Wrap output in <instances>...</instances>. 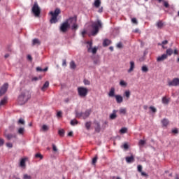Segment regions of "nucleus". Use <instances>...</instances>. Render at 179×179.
Wrapping results in <instances>:
<instances>
[{
  "label": "nucleus",
  "instance_id": "603ef678",
  "mask_svg": "<svg viewBox=\"0 0 179 179\" xmlns=\"http://www.w3.org/2000/svg\"><path fill=\"white\" fill-rule=\"evenodd\" d=\"M3 143H5V140H3V138H0V147L3 146Z\"/></svg>",
  "mask_w": 179,
  "mask_h": 179
},
{
  "label": "nucleus",
  "instance_id": "dca6fc26",
  "mask_svg": "<svg viewBox=\"0 0 179 179\" xmlns=\"http://www.w3.org/2000/svg\"><path fill=\"white\" fill-rule=\"evenodd\" d=\"M156 26L157 29H162V27H164V22H163V21L162 20H159L158 22H157Z\"/></svg>",
  "mask_w": 179,
  "mask_h": 179
},
{
  "label": "nucleus",
  "instance_id": "f704fd0d",
  "mask_svg": "<svg viewBox=\"0 0 179 179\" xmlns=\"http://www.w3.org/2000/svg\"><path fill=\"white\" fill-rule=\"evenodd\" d=\"M90 127H92V122H87L85 123V128H86L87 129H90Z\"/></svg>",
  "mask_w": 179,
  "mask_h": 179
},
{
  "label": "nucleus",
  "instance_id": "2eb2a0df",
  "mask_svg": "<svg viewBox=\"0 0 179 179\" xmlns=\"http://www.w3.org/2000/svg\"><path fill=\"white\" fill-rule=\"evenodd\" d=\"M20 167H22V169H24L26 167V158L21 159L20 162Z\"/></svg>",
  "mask_w": 179,
  "mask_h": 179
},
{
  "label": "nucleus",
  "instance_id": "052dcab7",
  "mask_svg": "<svg viewBox=\"0 0 179 179\" xmlns=\"http://www.w3.org/2000/svg\"><path fill=\"white\" fill-rule=\"evenodd\" d=\"M122 148H124V149H128V144L127 143H124L123 145H122Z\"/></svg>",
  "mask_w": 179,
  "mask_h": 179
},
{
  "label": "nucleus",
  "instance_id": "f257e3e1",
  "mask_svg": "<svg viewBox=\"0 0 179 179\" xmlns=\"http://www.w3.org/2000/svg\"><path fill=\"white\" fill-rule=\"evenodd\" d=\"M103 27V22H101V20H97L96 22H92L91 25V30L87 31L86 29H84L81 34L83 37L85 36V34L86 33H90L89 36H96V34L99 33V30Z\"/></svg>",
  "mask_w": 179,
  "mask_h": 179
},
{
  "label": "nucleus",
  "instance_id": "774afa93",
  "mask_svg": "<svg viewBox=\"0 0 179 179\" xmlns=\"http://www.w3.org/2000/svg\"><path fill=\"white\" fill-rule=\"evenodd\" d=\"M72 135H73V131L69 132L68 136H72Z\"/></svg>",
  "mask_w": 179,
  "mask_h": 179
},
{
  "label": "nucleus",
  "instance_id": "c756f323",
  "mask_svg": "<svg viewBox=\"0 0 179 179\" xmlns=\"http://www.w3.org/2000/svg\"><path fill=\"white\" fill-rule=\"evenodd\" d=\"M32 44L33 45H40L41 43H40V40H38V38H35L32 41Z\"/></svg>",
  "mask_w": 179,
  "mask_h": 179
},
{
  "label": "nucleus",
  "instance_id": "0e129e2a",
  "mask_svg": "<svg viewBox=\"0 0 179 179\" xmlns=\"http://www.w3.org/2000/svg\"><path fill=\"white\" fill-rule=\"evenodd\" d=\"M40 79H41V78H39ZM39 78L38 77H34L32 78V80H34L35 82H36V80H38Z\"/></svg>",
  "mask_w": 179,
  "mask_h": 179
},
{
  "label": "nucleus",
  "instance_id": "2f4dec72",
  "mask_svg": "<svg viewBox=\"0 0 179 179\" xmlns=\"http://www.w3.org/2000/svg\"><path fill=\"white\" fill-rule=\"evenodd\" d=\"M169 41L167 40L163 41L162 42V43H158V45H162V48H166V47H164V45H166V44H168Z\"/></svg>",
  "mask_w": 179,
  "mask_h": 179
},
{
  "label": "nucleus",
  "instance_id": "c03bdc74",
  "mask_svg": "<svg viewBox=\"0 0 179 179\" xmlns=\"http://www.w3.org/2000/svg\"><path fill=\"white\" fill-rule=\"evenodd\" d=\"M23 179H31V176L27 174H24Z\"/></svg>",
  "mask_w": 179,
  "mask_h": 179
},
{
  "label": "nucleus",
  "instance_id": "a18cd8bd",
  "mask_svg": "<svg viewBox=\"0 0 179 179\" xmlns=\"http://www.w3.org/2000/svg\"><path fill=\"white\" fill-rule=\"evenodd\" d=\"M43 131H48V126L44 124L42 126Z\"/></svg>",
  "mask_w": 179,
  "mask_h": 179
},
{
  "label": "nucleus",
  "instance_id": "ddd939ff",
  "mask_svg": "<svg viewBox=\"0 0 179 179\" xmlns=\"http://www.w3.org/2000/svg\"><path fill=\"white\" fill-rule=\"evenodd\" d=\"M117 113H118V110H113V113L109 115L110 120H115L117 118Z\"/></svg>",
  "mask_w": 179,
  "mask_h": 179
},
{
  "label": "nucleus",
  "instance_id": "412c9836",
  "mask_svg": "<svg viewBox=\"0 0 179 179\" xmlns=\"http://www.w3.org/2000/svg\"><path fill=\"white\" fill-rule=\"evenodd\" d=\"M124 96L128 100L131 97V91L129 90H126L124 93Z\"/></svg>",
  "mask_w": 179,
  "mask_h": 179
},
{
  "label": "nucleus",
  "instance_id": "09e8293b",
  "mask_svg": "<svg viewBox=\"0 0 179 179\" xmlns=\"http://www.w3.org/2000/svg\"><path fill=\"white\" fill-rule=\"evenodd\" d=\"M52 150L54 152H58V148H57L55 144H52Z\"/></svg>",
  "mask_w": 179,
  "mask_h": 179
},
{
  "label": "nucleus",
  "instance_id": "ea45409f",
  "mask_svg": "<svg viewBox=\"0 0 179 179\" xmlns=\"http://www.w3.org/2000/svg\"><path fill=\"white\" fill-rule=\"evenodd\" d=\"M58 134L60 136H63L64 134H65V131H64V129H60L59 130Z\"/></svg>",
  "mask_w": 179,
  "mask_h": 179
},
{
  "label": "nucleus",
  "instance_id": "cd10ccee",
  "mask_svg": "<svg viewBox=\"0 0 179 179\" xmlns=\"http://www.w3.org/2000/svg\"><path fill=\"white\" fill-rule=\"evenodd\" d=\"M17 134H19V135H24V127L19 128L17 130Z\"/></svg>",
  "mask_w": 179,
  "mask_h": 179
},
{
  "label": "nucleus",
  "instance_id": "6e6d98bb",
  "mask_svg": "<svg viewBox=\"0 0 179 179\" xmlns=\"http://www.w3.org/2000/svg\"><path fill=\"white\" fill-rule=\"evenodd\" d=\"M57 117H62V112L61 111L57 112Z\"/></svg>",
  "mask_w": 179,
  "mask_h": 179
},
{
  "label": "nucleus",
  "instance_id": "e2e57ef3",
  "mask_svg": "<svg viewBox=\"0 0 179 179\" xmlns=\"http://www.w3.org/2000/svg\"><path fill=\"white\" fill-rule=\"evenodd\" d=\"M95 131L96 132H100V126L99 125H98V127L95 129Z\"/></svg>",
  "mask_w": 179,
  "mask_h": 179
},
{
  "label": "nucleus",
  "instance_id": "423d86ee",
  "mask_svg": "<svg viewBox=\"0 0 179 179\" xmlns=\"http://www.w3.org/2000/svg\"><path fill=\"white\" fill-rule=\"evenodd\" d=\"M90 114H92V109H87L84 113H76V117L80 118L82 117L83 120H86V118L89 117Z\"/></svg>",
  "mask_w": 179,
  "mask_h": 179
},
{
  "label": "nucleus",
  "instance_id": "864d4df0",
  "mask_svg": "<svg viewBox=\"0 0 179 179\" xmlns=\"http://www.w3.org/2000/svg\"><path fill=\"white\" fill-rule=\"evenodd\" d=\"M131 22L132 23H134V24H138V20H136V18H132Z\"/></svg>",
  "mask_w": 179,
  "mask_h": 179
},
{
  "label": "nucleus",
  "instance_id": "37998d69",
  "mask_svg": "<svg viewBox=\"0 0 179 179\" xmlns=\"http://www.w3.org/2000/svg\"><path fill=\"white\" fill-rule=\"evenodd\" d=\"M94 65H100V59H97L94 60Z\"/></svg>",
  "mask_w": 179,
  "mask_h": 179
},
{
  "label": "nucleus",
  "instance_id": "338daca9",
  "mask_svg": "<svg viewBox=\"0 0 179 179\" xmlns=\"http://www.w3.org/2000/svg\"><path fill=\"white\" fill-rule=\"evenodd\" d=\"M173 53L177 55H178V50H177V49H175L174 51H173Z\"/></svg>",
  "mask_w": 179,
  "mask_h": 179
},
{
  "label": "nucleus",
  "instance_id": "a878e982",
  "mask_svg": "<svg viewBox=\"0 0 179 179\" xmlns=\"http://www.w3.org/2000/svg\"><path fill=\"white\" fill-rule=\"evenodd\" d=\"M8 101V98L4 97L3 99L1 100L0 101V106H5L6 104V102Z\"/></svg>",
  "mask_w": 179,
  "mask_h": 179
},
{
  "label": "nucleus",
  "instance_id": "473e14b6",
  "mask_svg": "<svg viewBox=\"0 0 179 179\" xmlns=\"http://www.w3.org/2000/svg\"><path fill=\"white\" fill-rule=\"evenodd\" d=\"M119 113H120V114H127V108H121L119 110Z\"/></svg>",
  "mask_w": 179,
  "mask_h": 179
},
{
  "label": "nucleus",
  "instance_id": "de8ad7c7",
  "mask_svg": "<svg viewBox=\"0 0 179 179\" xmlns=\"http://www.w3.org/2000/svg\"><path fill=\"white\" fill-rule=\"evenodd\" d=\"M6 145L7 148H13V144H12V143H7Z\"/></svg>",
  "mask_w": 179,
  "mask_h": 179
},
{
  "label": "nucleus",
  "instance_id": "58836bf2",
  "mask_svg": "<svg viewBox=\"0 0 179 179\" xmlns=\"http://www.w3.org/2000/svg\"><path fill=\"white\" fill-rule=\"evenodd\" d=\"M5 136L8 141H10L13 138V134H6Z\"/></svg>",
  "mask_w": 179,
  "mask_h": 179
},
{
  "label": "nucleus",
  "instance_id": "1a4fd4ad",
  "mask_svg": "<svg viewBox=\"0 0 179 179\" xmlns=\"http://www.w3.org/2000/svg\"><path fill=\"white\" fill-rule=\"evenodd\" d=\"M168 86H179V78H173L172 80L168 81Z\"/></svg>",
  "mask_w": 179,
  "mask_h": 179
},
{
  "label": "nucleus",
  "instance_id": "6ab92c4d",
  "mask_svg": "<svg viewBox=\"0 0 179 179\" xmlns=\"http://www.w3.org/2000/svg\"><path fill=\"white\" fill-rule=\"evenodd\" d=\"M109 97H115V89L112 87L108 93Z\"/></svg>",
  "mask_w": 179,
  "mask_h": 179
},
{
  "label": "nucleus",
  "instance_id": "9b49d317",
  "mask_svg": "<svg viewBox=\"0 0 179 179\" xmlns=\"http://www.w3.org/2000/svg\"><path fill=\"white\" fill-rule=\"evenodd\" d=\"M134 69H135V62L134 61H131L130 67L127 70L128 73H131V72H134Z\"/></svg>",
  "mask_w": 179,
  "mask_h": 179
},
{
  "label": "nucleus",
  "instance_id": "0eeeda50",
  "mask_svg": "<svg viewBox=\"0 0 179 179\" xmlns=\"http://www.w3.org/2000/svg\"><path fill=\"white\" fill-rule=\"evenodd\" d=\"M87 51L88 52H92L93 54H96L97 52V48L93 47V43L92 41H88L87 42Z\"/></svg>",
  "mask_w": 179,
  "mask_h": 179
},
{
  "label": "nucleus",
  "instance_id": "393cba45",
  "mask_svg": "<svg viewBox=\"0 0 179 179\" xmlns=\"http://www.w3.org/2000/svg\"><path fill=\"white\" fill-rule=\"evenodd\" d=\"M173 49L169 48L166 50V55H167V57H169V56L170 57V56L173 55Z\"/></svg>",
  "mask_w": 179,
  "mask_h": 179
},
{
  "label": "nucleus",
  "instance_id": "72a5a7b5",
  "mask_svg": "<svg viewBox=\"0 0 179 179\" xmlns=\"http://www.w3.org/2000/svg\"><path fill=\"white\" fill-rule=\"evenodd\" d=\"M146 143V141L145 140H140L138 142V145L141 148Z\"/></svg>",
  "mask_w": 179,
  "mask_h": 179
},
{
  "label": "nucleus",
  "instance_id": "20e7f679",
  "mask_svg": "<svg viewBox=\"0 0 179 179\" xmlns=\"http://www.w3.org/2000/svg\"><path fill=\"white\" fill-rule=\"evenodd\" d=\"M77 92L79 97H81V99H85L89 94V89L85 87H78L77 88Z\"/></svg>",
  "mask_w": 179,
  "mask_h": 179
},
{
  "label": "nucleus",
  "instance_id": "4d7b16f0",
  "mask_svg": "<svg viewBox=\"0 0 179 179\" xmlns=\"http://www.w3.org/2000/svg\"><path fill=\"white\" fill-rule=\"evenodd\" d=\"M141 176H143V177H148V173H146L145 172L141 171Z\"/></svg>",
  "mask_w": 179,
  "mask_h": 179
},
{
  "label": "nucleus",
  "instance_id": "c9c22d12",
  "mask_svg": "<svg viewBox=\"0 0 179 179\" xmlns=\"http://www.w3.org/2000/svg\"><path fill=\"white\" fill-rule=\"evenodd\" d=\"M142 72H148L149 71V69L147 66H143L141 68Z\"/></svg>",
  "mask_w": 179,
  "mask_h": 179
},
{
  "label": "nucleus",
  "instance_id": "f8f14e48",
  "mask_svg": "<svg viewBox=\"0 0 179 179\" xmlns=\"http://www.w3.org/2000/svg\"><path fill=\"white\" fill-rule=\"evenodd\" d=\"M167 55L163 54L162 56H159L157 58V62H162V61H164V59H167Z\"/></svg>",
  "mask_w": 179,
  "mask_h": 179
},
{
  "label": "nucleus",
  "instance_id": "b1692460",
  "mask_svg": "<svg viewBox=\"0 0 179 179\" xmlns=\"http://www.w3.org/2000/svg\"><path fill=\"white\" fill-rule=\"evenodd\" d=\"M101 5V0H95L94 2V6L95 8H99Z\"/></svg>",
  "mask_w": 179,
  "mask_h": 179
},
{
  "label": "nucleus",
  "instance_id": "f03ea898",
  "mask_svg": "<svg viewBox=\"0 0 179 179\" xmlns=\"http://www.w3.org/2000/svg\"><path fill=\"white\" fill-rule=\"evenodd\" d=\"M31 97L30 95V92L25 90L21 93V94L18 96V104L22 106V104H26L29 99Z\"/></svg>",
  "mask_w": 179,
  "mask_h": 179
},
{
  "label": "nucleus",
  "instance_id": "7c9ffc66",
  "mask_svg": "<svg viewBox=\"0 0 179 179\" xmlns=\"http://www.w3.org/2000/svg\"><path fill=\"white\" fill-rule=\"evenodd\" d=\"M127 82H125L124 80H121L120 82V85L122 86V87H127Z\"/></svg>",
  "mask_w": 179,
  "mask_h": 179
},
{
  "label": "nucleus",
  "instance_id": "680f3d73",
  "mask_svg": "<svg viewBox=\"0 0 179 179\" xmlns=\"http://www.w3.org/2000/svg\"><path fill=\"white\" fill-rule=\"evenodd\" d=\"M36 71L37 72H43V69H41V67H37Z\"/></svg>",
  "mask_w": 179,
  "mask_h": 179
},
{
  "label": "nucleus",
  "instance_id": "e433bc0d",
  "mask_svg": "<svg viewBox=\"0 0 179 179\" xmlns=\"http://www.w3.org/2000/svg\"><path fill=\"white\" fill-rule=\"evenodd\" d=\"M70 124H71V125H73V126L78 125V120H73L71 121Z\"/></svg>",
  "mask_w": 179,
  "mask_h": 179
},
{
  "label": "nucleus",
  "instance_id": "6e6552de",
  "mask_svg": "<svg viewBox=\"0 0 179 179\" xmlns=\"http://www.w3.org/2000/svg\"><path fill=\"white\" fill-rule=\"evenodd\" d=\"M32 13H34V16H36V17H38V16H40L41 10L37 3H34L33 6Z\"/></svg>",
  "mask_w": 179,
  "mask_h": 179
},
{
  "label": "nucleus",
  "instance_id": "49530a36",
  "mask_svg": "<svg viewBox=\"0 0 179 179\" xmlns=\"http://www.w3.org/2000/svg\"><path fill=\"white\" fill-rule=\"evenodd\" d=\"M35 157L39 158L41 160L43 159V155H41V154H36Z\"/></svg>",
  "mask_w": 179,
  "mask_h": 179
},
{
  "label": "nucleus",
  "instance_id": "a19ab883",
  "mask_svg": "<svg viewBox=\"0 0 179 179\" xmlns=\"http://www.w3.org/2000/svg\"><path fill=\"white\" fill-rule=\"evenodd\" d=\"M127 131V129L125 128V127H123V128H122V129H120V132L121 134H126Z\"/></svg>",
  "mask_w": 179,
  "mask_h": 179
},
{
  "label": "nucleus",
  "instance_id": "13d9d810",
  "mask_svg": "<svg viewBox=\"0 0 179 179\" xmlns=\"http://www.w3.org/2000/svg\"><path fill=\"white\" fill-rule=\"evenodd\" d=\"M62 66H66V60L63 59V61H62Z\"/></svg>",
  "mask_w": 179,
  "mask_h": 179
},
{
  "label": "nucleus",
  "instance_id": "8fccbe9b",
  "mask_svg": "<svg viewBox=\"0 0 179 179\" xmlns=\"http://www.w3.org/2000/svg\"><path fill=\"white\" fill-rule=\"evenodd\" d=\"M137 169L139 173H142V165H138Z\"/></svg>",
  "mask_w": 179,
  "mask_h": 179
},
{
  "label": "nucleus",
  "instance_id": "39448f33",
  "mask_svg": "<svg viewBox=\"0 0 179 179\" xmlns=\"http://www.w3.org/2000/svg\"><path fill=\"white\" fill-rule=\"evenodd\" d=\"M76 17H70L69 20L66 21L67 24H69V27L71 26L72 30H78V24H76Z\"/></svg>",
  "mask_w": 179,
  "mask_h": 179
},
{
  "label": "nucleus",
  "instance_id": "69168bd1",
  "mask_svg": "<svg viewBox=\"0 0 179 179\" xmlns=\"http://www.w3.org/2000/svg\"><path fill=\"white\" fill-rule=\"evenodd\" d=\"M99 13H101L103 12V7H101L99 10H98Z\"/></svg>",
  "mask_w": 179,
  "mask_h": 179
},
{
  "label": "nucleus",
  "instance_id": "bb28decb",
  "mask_svg": "<svg viewBox=\"0 0 179 179\" xmlns=\"http://www.w3.org/2000/svg\"><path fill=\"white\" fill-rule=\"evenodd\" d=\"M162 124L163 127H167L169 125V120L163 119L162 120Z\"/></svg>",
  "mask_w": 179,
  "mask_h": 179
},
{
  "label": "nucleus",
  "instance_id": "4c0bfd02",
  "mask_svg": "<svg viewBox=\"0 0 179 179\" xmlns=\"http://www.w3.org/2000/svg\"><path fill=\"white\" fill-rule=\"evenodd\" d=\"M83 83H84V85H85V86L90 85V81H89V80H87V79H85L83 80Z\"/></svg>",
  "mask_w": 179,
  "mask_h": 179
},
{
  "label": "nucleus",
  "instance_id": "5fc2aeb1",
  "mask_svg": "<svg viewBox=\"0 0 179 179\" xmlns=\"http://www.w3.org/2000/svg\"><path fill=\"white\" fill-rule=\"evenodd\" d=\"M97 162V157H95L92 159V164H95V163Z\"/></svg>",
  "mask_w": 179,
  "mask_h": 179
},
{
  "label": "nucleus",
  "instance_id": "f3484780",
  "mask_svg": "<svg viewBox=\"0 0 179 179\" xmlns=\"http://www.w3.org/2000/svg\"><path fill=\"white\" fill-rule=\"evenodd\" d=\"M126 162L127 163H134V162H135V158L132 155L130 157H126Z\"/></svg>",
  "mask_w": 179,
  "mask_h": 179
},
{
  "label": "nucleus",
  "instance_id": "5701e85b",
  "mask_svg": "<svg viewBox=\"0 0 179 179\" xmlns=\"http://www.w3.org/2000/svg\"><path fill=\"white\" fill-rule=\"evenodd\" d=\"M110 44H111V41H110L108 39H105L103 42V47H107V46L110 45Z\"/></svg>",
  "mask_w": 179,
  "mask_h": 179
},
{
  "label": "nucleus",
  "instance_id": "a211bd4d",
  "mask_svg": "<svg viewBox=\"0 0 179 179\" xmlns=\"http://www.w3.org/2000/svg\"><path fill=\"white\" fill-rule=\"evenodd\" d=\"M49 86H50V83L48 81H46L44 83V85H43V87H41L42 92H45V90H47V89H48Z\"/></svg>",
  "mask_w": 179,
  "mask_h": 179
},
{
  "label": "nucleus",
  "instance_id": "79ce46f5",
  "mask_svg": "<svg viewBox=\"0 0 179 179\" xmlns=\"http://www.w3.org/2000/svg\"><path fill=\"white\" fill-rule=\"evenodd\" d=\"M150 110H151V111H152V113H156V111H157V109H156V108H155V106H150Z\"/></svg>",
  "mask_w": 179,
  "mask_h": 179
},
{
  "label": "nucleus",
  "instance_id": "c85d7f7f",
  "mask_svg": "<svg viewBox=\"0 0 179 179\" xmlns=\"http://www.w3.org/2000/svg\"><path fill=\"white\" fill-rule=\"evenodd\" d=\"M70 69H76V64H75L74 61L70 62Z\"/></svg>",
  "mask_w": 179,
  "mask_h": 179
},
{
  "label": "nucleus",
  "instance_id": "aec40b11",
  "mask_svg": "<svg viewBox=\"0 0 179 179\" xmlns=\"http://www.w3.org/2000/svg\"><path fill=\"white\" fill-rule=\"evenodd\" d=\"M0 90L3 92V94L6 93V91L8 90V84H4L0 89Z\"/></svg>",
  "mask_w": 179,
  "mask_h": 179
},
{
  "label": "nucleus",
  "instance_id": "7ed1b4c3",
  "mask_svg": "<svg viewBox=\"0 0 179 179\" xmlns=\"http://www.w3.org/2000/svg\"><path fill=\"white\" fill-rule=\"evenodd\" d=\"M61 13V10L59 8H56L55 11H50L49 15H50V22L52 24L58 22V15Z\"/></svg>",
  "mask_w": 179,
  "mask_h": 179
},
{
  "label": "nucleus",
  "instance_id": "bf43d9fd",
  "mask_svg": "<svg viewBox=\"0 0 179 179\" xmlns=\"http://www.w3.org/2000/svg\"><path fill=\"white\" fill-rule=\"evenodd\" d=\"M117 48H122V43H117Z\"/></svg>",
  "mask_w": 179,
  "mask_h": 179
},
{
  "label": "nucleus",
  "instance_id": "9d476101",
  "mask_svg": "<svg viewBox=\"0 0 179 179\" xmlns=\"http://www.w3.org/2000/svg\"><path fill=\"white\" fill-rule=\"evenodd\" d=\"M69 27V24L68 22H63L60 26V31H62V33H65L66 30H68V28Z\"/></svg>",
  "mask_w": 179,
  "mask_h": 179
},
{
  "label": "nucleus",
  "instance_id": "4be33fe9",
  "mask_svg": "<svg viewBox=\"0 0 179 179\" xmlns=\"http://www.w3.org/2000/svg\"><path fill=\"white\" fill-rule=\"evenodd\" d=\"M169 103H170V98L163 96L162 97V103L163 104H169Z\"/></svg>",
  "mask_w": 179,
  "mask_h": 179
},
{
  "label": "nucleus",
  "instance_id": "3c124183",
  "mask_svg": "<svg viewBox=\"0 0 179 179\" xmlns=\"http://www.w3.org/2000/svg\"><path fill=\"white\" fill-rule=\"evenodd\" d=\"M18 124H22V125H24V120H23V119H20L19 120H18Z\"/></svg>",
  "mask_w": 179,
  "mask_h": 179
},
{
  "label": "nucleus",
  "instance_id": "4468645a",
  "mask_svg": "<svg viewBox=\"0 0 179 179\" xmlns=\"http://www.w3.org/2000/svg\"><path fill=\"white\" fill-rule=\"evenodd\" d=\"M115 98L118 104H120V103H122V101H124V99L121 95H115Z\"/></svg>",
  "mask_w": 179,
  "mask_h": 179
}]
</instances>
